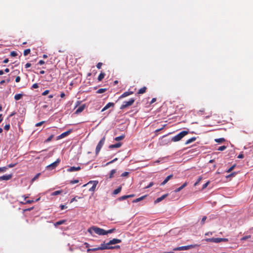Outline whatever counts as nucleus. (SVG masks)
<instances>
[{"instance_id":"nucleus-1","label":"nucleus","mask_w":253,"mask_h":253,"mask_svg":"<svg viewBox=\"0 0 253 253\" xmlns=\"http://www.w3.org/2000/svg\"><path fill=\"white\" fill-rule=\"evenodd\" d=\"M88 232L92 234V232H94L96 234L99 235H105V230L97 226H92L88 229Z\"/></svg>"},{"instance_id":"nucleus-2","label":"nucleus","mask_w":253,"mask_h":253,"mask_svg":"<svg viewBox=\"0 0 253 253\" xmlns=\"http://www.w3.org/2000/svg\"><path fill=\"white\" fill-rule=\"evenodd\" d=\"M188 134V131L186 130H183L181 131L180 133L175 135L171 138V141L173 142H177L180 140L183 137Z\"/></svg>"},{"instance_id":"nucleus-3","label":"nucleus","mask_w":253,"mask_h":253,"mask_svg":"<svg viewBox=\"0 0 253 253\" xmlns=\"http://www.w3.org/2000/svg\"><path fill=\"white\" fill-rule=\"evenodd\" d=\"M98 183V181L97 180L90 181L87 183L84 184V186H86L92 184V186L89 189V191L91 192H94Z\"/></svg>"},{"instance_id":"nucleus-4","label":"nucleus","mask_w":253,"mask_h":253,"mask_svg":"<svg viewBox=\"0 0 253 253\" xmlns=\"http://www.w3.org/2000/svg\"><path fill=\"white\" fill-rule=\"evenodd\" d=\"M197 246V245H190L185 246H181L179 247L175 248L173 249V251H185L188 250L190 249L193 248Z\"/></svg>"},{"instance_id":"nucleus-5","label":"nucleus","mask_w":253,"mask_h":253,"mask_svg":"<svg viewBox=\"0 0 253 253\" xmlns=\"http://www.w3.org/2000/svg\"><path fill=\"white\" fill-rule=\"evenodd\" d=\"M134 98H130L128 101H124L120 107V109H124L125 108L132 105L134 102Z\"/></svg>"},{"instance_id":"nucleus-6","label":"nucleus","mask_w":253,"mask_h":253,"mask_svg":"<svg viewBox=\"0 0 253 253\" xmlns=\"http://www.w3.org/2000/svg\"><path fill=\"white\" fill-rule=\"evenodd\" d=\"M105 141V136H104L99 142L98 143L96 149H95V153L96 154H98L99 152H100L101 149L102 148L103 145L104 144Z\"/></svg>"},{"instance_id":"nucleus-7","label":"nucleus","mask_w":253,"mask_h":253,"mask_svg":"<svg viewBox=\"0 0 253 253\" xmlns=\"http://www.w3.org/2000/svg\"><path fill=\"white\" fill-rule=\"evenodd\" d=\"M197 114L199 116H202L204 115V117L205 119L209 118L210 117L212 116V113L211 112H209L208 113L205 112V111L204 109L200 110L197 112Z\"/></svg>"},{"instance_id":"nucleus-8","label":"nucleus","mask_w":253,"mask_h":253,"mask_svg":"<svg viewBox=\"0 0 253 253\" xmlns=\"http://www.w3.org/2000/svg\"><path fill=\"white\" fill-rule=\"evenodd\" d=\"M59 162H60V160L58 159L55 162H54L52 163V164H51L50 165L47 166L46 167V169L48 170H52V169H55L57 166V165H58Z\"/></svg>"},{"instance_id":"nucleus-9","label":"nucleus","mask_w":253,"mask_h":253,"mask_svg":"<svg viewBox=\"0 0 253 253\" xmlns=\"http://www.w3.org/2000/svg\"><path fill=\"white\" fill-rule=\"evenodd\" d=\"M121 242H122V240L121 239H118L114 238V239H113L112 240H111L108 243V245H109L110 246V245H114V244H118V243H120Z\"/></svg>"},{"instance_id":"nucleus-10","label":"nucleus","mask_w":253,"mask_h":253,"mask_svg":"<svg viewBox=\"0 0 253 253\" xmlns=\"http://www.w3.org/2000/svg\"><path fill=\"white\" fill-rule=\"evenodd\" d=\"M12 174H9L0 176V180H8L12 177Z\"/></svg>"},{"instance_id":"nucleus-11","label":"nucleus","mask_w":253,"mask_h":253,"mask_svg":"<svg viewBox=\"0 0 253 253\" xmlns=\"http://www.w3.org/2000/svg\"><path fill=\"white\" fill-rule=\"evenodd\" d=\"M81 169L80 167H71L67 169V171L73 172L74 171H79Z\"/></svg>"},{"instance_id":"nucleus-12","label":"nucleus","mask_w":253,"mask_h":253,"mask_svg":"<svg viewBox=\"0 0 253 253\" xmlns=\"http://www.w3.org/2000/svg\"><path fill=\"white\" fill-rule=\"evenodd\" d=\"M110 246L108 245V243L106 244H102L100 247H99V250H110Z\"/></svg>"},{"instance_id":"nucleus-13","label":"nucleus","mask_w":253,"mask_h":253,"mask_svg":"<svg viewBox=\"0 0 253 253\" xmlns=\"http://www.w3.org/2000/svg\"><path fill=\"white\" fill-rule=\"evenodd\" d=\"M85 107V104H83V105H81L76 110V111L75 112V114H79V113H81L82 112H83L84 111Z\"/></svg>"},{"instance_id":"nucleus-14","label":"nucleus","mask_w":253,"mask_h":253,"mask_svg":"<svg viewBox=\"0 0 253 253\" xmlns=\"http://www.w3.org/2000/svg\"><path fill=\"white\" fill-rule=\"evenodd\" d=\"M71 131H72L71 130H69L66 132L62 133L61 134H60V135H59L58 136V139H61V138L65 137V136H66L68 134H69L71 132Z\"/></svg>"},{"instance_id":"nucleus-15","label":"nucleus","mask_w":253,"mask_h":253,"mask_svg":"<svg viewBox=\"0 0 253 253\" xmlns=\"http://www.w3.org/2000/svg\"><path fill=\"white\" fill-rule=\"evenodd\" d=\"M114 103L112 102H109L107 103L106 106L102 109L101 112H103L107 109H109L111 107H114Z\"/></svg>"},{"instance_id":"nucleus-16","label":"nucleus","mask_w":253,"mask_h":253,"mask_svg":"<svg viewBox=\"0 0 253 253\" xmlns=\"http://www.w3.org/2000/svg\"><path fill=\"white\" fill-rule=\"evenodd\" d=\"M122 143L118 142V143H117L116 144H115L110 145L109 146V148L110 149L119 148V147H120L122 146Z\"/></svg>"},{"instance_id":"nucleus-17","label":"nucleus","mask_w":253,"mask_h":253,"mask_svg":"<svg viewBox=\"0 0 253 253\" xmlns=\"http://www.w3.org/2000/svg\"><path fill=\"white\" fill-rule=\"evenodd\" d=\"M172 177H173L172 174H170V175L168 176L165 178V179L164 180V181L162 183H161V185H165L169 181V180H170Z\"/></svg>"},{"instance_id":"nucleus-18","label":"nucleus","mask_w":253,"mask_h":253,"mask_svg":"<svg viewBox=\"0 0 253 253\" xmlns=\"http://www.w3.org/2000/svg\"><path fill=\"white\" fill-rule=\"evenodd\" d=\"M168 196V194H165V195H163V196H162L161 197L157 198L155 201V203H159L161 201H162L163 200H164L166 197H167Z\"/></svg>"},{"instance_id":"nucleus-19","label":"nucleus","mask_w":253,"mask_h":253,"mask_svg":"<svg viewBox=\"0 0 253 253\" xmlns=\"http://www.w3.org/2000/svg\"><path fill=\"white\" fill-rule=\"evenodd\" d=\"M133 92L132 91H126L122 94V95L120 97V98L126 97L129 95L133 94Z\"/></svg>"},{"instance_id":"nucleus-20","label":"nucleus","mask_w":253,"mask_h":253,"mask_svg":"<svg viewBox=\"0 0 253 253\" xmlns=\"http://www.w3.org/2000/svg\"><path fill=\"white\" fill-rule=\"evenodd\" d=\"M66 222V220H59L58 221H57L56 222L54 225L55 227H57V226L58 225H61V224H63L64 223H65Z\"/></svg>"},{"instance_id":"nucleus-21","label":"nucleus","mask_w":253,"mask_h":253,"mask_svg":"<svg viewBox=\"0 0 253 253\" xmlns=\"http://www.w3.org/2000/svg\"><path fill=\"white\" fill-rule=\"evenodd\" d=\"M146 197V195L143 196L141 197H139L138 198H137V199L133 200L132 202L133 203H137V202H140L141 200H143Z\"/></svg>"},{"instance_id":"nucleus-22","label":"nucleus","mask_w":253,"mask_h":253,"mask_svg":"<svg viewBox=\"0 0 253 253\" xmlns=\"http://www.w3.org/2000/svg\"><path fill=\"white\" fill-rule=\"evenodd\" d=\"M196 139V137H191V138L188 139L186 142H185V144H188L190 143H192L193 142V141H195Z\"/></svg>"},{"instance_id":"nucleus-23","label":"nucleus","mask_w":253,"mask_h":253,"mask_svg":"<svg viewBox=\"0 0 253 253\" xmlns=\"http://www.w3.org/2000/svg\"><path fill=\"white\" fill-rule=\"evenodd\" d=\"M121 190H122V187L119 186L118 188H117L116 189L114 190L113 194L114 195H117V194H119L121 191Z\"/></svg>"},{"instance_id":"nucleus-24","label":"nucleus","mask_w":253,"mask_h":253,"mask_svg":"<svg viewBox=\"0 0 253 253\" xmlns=\"http://www.w3.org/2000/svg\"><path fill=\"white\" fill-rule=\"evenodd\" d=\"M146 89H147V88L145 86H144V87L141 88L140 89H139V90L138 91V94H143V93H145L146 92Z\"/></svg>"},{"instance_id":"nucleus-25","label":"nucleus","mask_w":253,"mask_h":253,"mask_svg":"<svg viewBox=\"0 0 253 253\" xmlns=\"http://www.w3.org/2000/svg\"><path fill=\"white\" fill-rule=\"evenodd\" d=\"M105 75V74L104 73L101 72L98 77V81L100 82L102 81V80L104 78Z\"/></svg>"},{"instance_id":"nucleus-26","label":"nucleus","mask_w":253,"mask_h":253,"mask_svg":"<svg viewBox=\"0 0 253 253\" xmlns=\"http://www.w3.org/2000/svg\"><path fill=\"white\" fill-rule=\"evenodd\" d=\"M22 96H23L22 94H21V93L17 94L15 95L14 99L16 100H18L20 99L22 97Z\"/></svg>"},{"instance_id":"nucleus-27","label":"nucleus","mask_w":253,"mask_h":253,"mask_svg":"<svg viewBox=\"0 0 253 253\" xmlns=\"http://www.w3.org/2000/svg\"><path fill=\"white\" fill-rule=\"evenodd\" d=\"M116 172V169H112L111 170L109 174V178H112L114 177V174Z\"/></svg>"},{"instance_id":"nucleus-28","label":"nucleus","mask_w":253,"mask_h":253,"mask_svg":"<svg viewBox=\"0 0 253 253\" xmlns=\"http://www.w3.org/2000/svg\"><path fill=\"white\" fill-rule=\"evenodd\" d=\"M125 135H122L115 138V140L118 141L123 140L125 138Z\"/></svg>"},{"instance_id":"nucleus-29","label":"nucleus","mask_w":253,"mask_h":253,"mask_svg":"<svg viewBox=\"0 0 253 253\" xmlns=\"http://www.w3.org/2000/svg\"><path fill=\"white\" fill-rule=\"evenodd\" d=\"M225 141V140L224 138H217V139H215V141L217 143H222V142H224Z\"/></svg>"},{"instance_id":"nucleus-30","label":"nucleus","mask_w":253,"mask_h":253,"mask_svg":"<svg viewBox=\"0 0 253 253\" xmlns=\"http://www.w3.org/2000/svg\"><path fill=\"white\" fill-rule=\"evenodd\" d=\"M116 230L115 228H113L108 230H105V235H106L109 233H112L114 232Z\"/></svg>"},{"instance_id":"nucleus-31","label":"nucleus","mask_w":253,"mask_h":253,"mask_svg":"<svg viewBox=\"0 0 253 253\" xmlns=\"http://www.w3.org/2000/svg\"><path fill=\"white\" fill-rule=\"evenodd\" d=\"M62 192V190H57V191H54V192H53L51 194V195L56 196V195L61 194Z\"/></svg>"},{"instance_id":"nucleus-32","label":"nucleus","mask_w":253,"mask_h":253,"mask_svg":"<svg viewBox=\"0 0 253 253\" xmlns=\"http://www.w3.org/2000/svg\"><path fill=\"white\" fill-rule=\"evenodd\" d=\"M221 242V238H213V243H218Z\"/></svg>"},{"instance_id":"nucleus-33","label":"nucleus","mask_w":253,"mask_h":253,"mask_svg":"<svg viewBox=\"0 0 253 253\" xmlns=\"http://www.w3.org/2000/svg\"><path fill=\"white\" fill-rule=\"evenodd\" d=\"M167 126V125H166V124L163 125L162 127H161V128H158V129H156V130L155 131V132L156 133H158V132H159L160 131H161V130H163V129L165 127V126Z\"/></svg>"},{"instance_id":"nucleus-34","label":"nucleus","mask_w":253,"mask_h":253,"mask_svg":"<svg viewBox=\"0 0 253 253\" xmlns=\"http://www.w3.org/2000/svg\"><path fill=\"white\" fill-rule=\"evenodd\" d=\"M31 52L30 49H27L24 51L23 54L24 56H27L28 54H29Z\"/></svg>"},{"instance_id":"nucleus-35","label":"nucleus","mask_w":253,"mask_h":253,"mask_svg":"<svg viewBox=\"0 0 253 253\" xmlns=\"http://www.w3.org/2000/svg\"><path fill=\"white\" fill-rule=\"evenodd\" d=\"M106 88H100L97 91V93H102L103 92H104L105 91H106Z\"/></svg>"},{"instance_id":"nucleus-36","label":"nucleus","mask_w":253,"mask_h":253,"mask_svg":"<svg viewBox=\"0 0 253 253\" xmlns=\"http://www.w3.org/2000/svg\"><path fill=\"white\" fill-rule=\"evenodd\" d=\"M53 137H54V135H53V134L51 135L46 140H45L44 142L45 143L50 142L52 140V139L53 138Z\"/></svg>"},{"instance_id":"nucleus-37","label":"nucleus","mask_w":253,"mask_h":253,"mask_svg":"<svg viewBox=\"0 0 253 253\" xmlns=\"http://www.w3.org/2000/svg\"><path fill=\"white\" fill-rule=\"evenodd\" d=\"M202 176H199L197 179V181L194 184V186H197L199 183V182L201 181V180L202 179Z\"/></svg>"},{"instance_id":"nucleus-38","label":"nucleus","mask_w":253,"mask_h":253,"mask_svg":"<svg viewBox=\"0 0 253 253\" xmlns=\"http://www.w3.org/2000/svg\"><path fill=\"white\" fill-rule=\"evenodd\" d=\"M251 235H247V236H244L241 239V241H244V240H246L249 238H251Z\"/></svg>"},{"instance_id":"nucleus-39","label":"nucleus","mask_w":253,"mask_h":253,"mask_svg":"<svg viewBox=\"0 0 253 253\" xmlns=\"http://www.w3.org/2000/svg\"><path fill=\"white\" fill-rule=\"evenodd\" d=\"M127 198V195H124V196L119 197L118 198V200L119 201H123V200L126 199Z\"/></svg>"},{"instance_id":"nucleus-40","label":"nucleus","mask_w":253,"mask_h":253,"mask_svg":"<svg viewBox=\"0 0 253 253\" xmlns=\"http://www.w3.org/2000/svg\"><path fill=\"white\" fill-rule=\"evenodd\" d=\"M226 148V146H220V147L217 149V150H218V151H222L224 150Z\"/></svg>"},{"instance_id":"nucleus-41","label":"nucleus","mask_w":253,"mask_h":253,"mask_svg":"<svg viewBox=\"0 0 253 253\" xmlns=\"http://www.w3.org/2000/svg\"><path fill=\"white\" fill-rule=\"evenodd\" d=\"M236 167L235 165H233L232 167H231L227 171V172H230Z\"/></svg>"},{"instance_id":"nucleus-42","label":"nucleus","mask_w":253,"mask_h":253,"mask_svg":"<svg viewBox=\"0 0 253 253\" xmlns=\"http://www.w3.org/2000/svg\"><path fill=\"white\" fill-rule=\"evenodd\" d=\"M7 169V167H0V172H5Z\"/></svg>"},{"instance_id":"nucleus-43","label":"nucleus","mask_w":253,"mask_h":253,"mask_svg":"<svg viewBox=\"0 0 253 253\" xmlns=\"http://www.w3.org/2000/svg\"><path fill=\"white\" fill-rule=\"evenodd\" d=\"M45 123V121H42L39 123H38L36 124V126H41L42 125H43Z\"/></svg>"},{"instance_id":"nucleus-44","label":"nucleus","mask_w":253,"mask_h":253,"mask_svg":"<svg viewBox=\"0 0 253 253\" xmlns=\"http://www.w3.org/2000/svg\"><path fill=\"white\" fill-rule=\"evenodd\" d=\"M206 219H207V217L206 216H204L203 217L201 222V223L202 225H203L205 223V222Z\"/></svg>"},{"instance_id":"nucleus-45","label":"nucleus","mask_w":253,"mask_h":253,"mask_svg":"<svg viewBox=\"0 0 253 253\" xmlns=\"http://www.w3.org/2000/svg\"><path fill=\"white\" fill-rule=\"evenodd\" d=\"M204 240H205L206 242H213V238H206V239H204Z\"/></svg>"},{"instance_id":"nucleus-46","label":"nucleus","mask_w":253,"mask_h":253,"mask_svg":"<svg viewBox=\"0 0 253 253\" xmlns=\"http://www.w3.org/2000/svg\"><path fill=\"white\" fill-rule=\"evenodd\" d=\"M110 248H110V250H113V249H120V246L119 245H117L115 246H110Z\"/></svg>"},{"instance_id":"nucleus-47","label":"nucleus","mask_w":253,"mask_h":253,"mask_svg":"<svg viewBox=\"0 0 253 253\" xmlns=\"http://www.w3.org/2000/svg\"><path fill=\"white\" fill-rule=\"evenodd\" d=\"M10 55L12 57H14L17 55V53L16 51H13L10 52Z\"/></svg>"},{"instance_id":"nucleus-48","label":"nucleus","mask_w":253,"mask_h":253,"mask_svg":"<svg viewBox=\"0 0 253 253\" xmlns=\"http://www.w3.org/2000/svg\"><path fill=\"white\" fill-rule=\"evenodd\" d=\"M129 174V172H123L122 174H121V176L122 177H126V176H128V175Z\"/></svg>"},{"instance_id":"nucleus-49","label":"nucleus","mask_w":253,"mask_h":253,"mask_svg":"<svg viewBox=\"0 0 253 253\" xmlns=\"http://www.w3.org/2000/svg\"><path fill=\"white\" fill-rule=\"evenodd\" d=\"M210 182L209 181L207 182H206L205 184H204L203 186V187H202V189H205L208 186V185L210 184Z\"/></svg>"},{"instance_id":"nucleus-50","label":"nucleus","mask_w":253,"mask_h":253,"mask_svg":"<svg viewBox=\"0 0 253 253\" xmlns=\"http://www.w3.org/2000/svg\"><path fill=\"white\" fill-rule=\"evenodd\" d=\"M40 173H39L37 174L35 176V177L32 179V181H35V180H36V179L39 177V176H40Z\"/></svg>"},{"instance_id":"nucleus-51","label":"nucleus","mask_w":253,"mask_h":253,"mask_svg":"<svg viewBox=\"0 0 253 253\" xmlns=\"http://www.w3.org/2000/svg\"><path fill=\"white\" fill-rule=\"evenodd\" d=\"M118 159L117 158H116L115 159H113V160L110 161L109 162L107 163L106 164V165H109L110 164H112L114 162H115V161H117Z\"/></svg>"},{"instance_id":"nucleus-52","label":"nucleus","mask_w":253,"mask_h":253,"mask_svg":"<svg viewBox=\"0 0 253 253\" xmlns=\"http://www.w3.org/2000/svg\"><path fill=\"white\" fill-rule=\"evenodd\" d=\"M10 128V125L9 124H7V125H6L4 126V129L6 130H8Z\"/></svg>"},{"instance_id":"nucleus-53","label":"nucleus","mask_w":253,"mask_h":253,"mask_svg":"<svg viewBox=\"0 0 253 253\" xmlns=\"http://www.w3.org/2000/svg\"><path fill=\"white\" fill-rule=\"evenodd\" d=\"M102 63H101V62H99L96 65V67L98 68V69H100L102 67Z\"/></svg>"},{"instance_id":"nucleus-54","label":"nucleus","mask_w":253,"mask_h":253,"mask_svg":"<svg viewBox=\"0 0 253 253\" xmlns=\"http://www.w3.org/2000/svg\"><path fill=\"white\" fill-rule=\"evenodd\" d=\"M154 185L153 182H150L149 185L145 187V189L149 188L151 187H152Z\"/></svg>"},{"instance_id":"nucleus-55","label":"nucleus","mask_w":253,"mask_h":253,"mask_svg":"<svg viewBox=\"0 0 253 253\" xmlns=\"http://www.w3.org/2000/svg\"><path fill=\"white\" fill-rule=\"evenodd\" d=\"M49 91L48 90H45L42 93V95L45 96L47 95L49 93Z\"/></svg>"},{"instance_id":"nucleus-56","label":"nucleus","mask_w":253,"mask_h":253,"mask_svg":"<svg viewBox=\"0 0 253 253\" xmlns=\"http://www.w3.org/2000/svg\"><path fill=\"white\" fill-rule=\"evenodd\" d=\"M33 88H37L39 87V85L38 84L35 83L33 84L32 87Z\"/></svg>"},{"instance_id":"nucleus-57","label":"nucleus","mask_w":253,"mask_h":253,"mask_svg":"<svg viewBox=\"0 0 253 253\" xmlns=\"http://www.w3.org/2000/svg\"><path fill=\"white\" fill-rule=\"evenodd\" d=\"M79 182V180H71L70 181V183L71 184H75V183H77Z\"/></svg>"},{"instance_id":"nucleus-58","label":"nucleus","mask_w":253,"mask_h":253,"mask_svg":"<svg viewBox=\"0 0 253 253\" xmlns=\"http://www.w3.org/2000/svg\"><path fill=\"white\" fill-rule=\"evenodd\" d=\"M21 78L20 76H17L15 79V82L16 83H18L20 81Z\"/></svg>"},{"instance_id":"nucleus-59","label":"nucleus","mask_w":253,"mask_h":253,"mask_svg":"<svg viewBox=\"0 0 253 253\" xmlns=\"http://www.w3.org/2000/svg\"><path fill=\"white\" fill-rule=\"evenodd\" d=\"M16 163H15V164H10L8 165V167L9 168H13V167H15L16 166Z\"/></svg>"},{"instance_id":"nucleus-60","label":"nucleus","mask_w":253,"mask_h":253,"mask_svg":"<svg viewBox=\"0 0 253 253\" xmlns=\"http://www.w3.org/2000/svg\"><path fill=\"white\" fill-rule=\"evenodd\" d=\"M44 61L43 60H41L39 63H38V64L40 65H42L43 64H44Z\"/></svg>"},{"instance_id":"nucleus-61","label":"nucleus","mask_w":253,"mask_h":253,"mask_svg":"<svg viewBox=\"0 0 253 253\" xmlns=\"http://www.w3.org/2000/svg\"><path fill=\"white\" fill-rule=\"evenodd\" d=\"M182 189V188H181V187H179V188H177L176 189H175L174 190V192H179L180 190H181Z\"/></svg>"},{"instance_id":"nucleus-62","label":"nucleus","mask_w":253,"mask_h":253,"mask_svg":"<svg viewBox=\"0 0 253 253\" xmlns=\"http://www.w3.org/2000/svg\"><path fill=\"white\" fill-rule=\"evenodd\" d=\"M31 66V64L30 63H27L25 65V68H29Z\"/></svg>"},{"instance_id":"nucleus-63","label":"nucleus","mask_w":253,"mask_h":253,"mask_svg":"<svg viewBox=\"0 0 253 253\" xmlns=\"http://www.w3.org/2000/svg\"><path fill=\"white\" fill-rule=\"evenodd\" d=\"M212 235V232H208L205 234V236H210V235Z\"/></svg>"},{"instance_id":"nucleus-64","label":"nucleus","mask_w":253,"mask_h":253,"mask_svg":"<svg viewBox=\"0 0 253 253\" xmlns=\"http://www.w3.org/2000/svg\"><path fill=\"white\" fill-rule=\"evenodd\" d=\"M244 155L243 154H240L238 156V158L239 159H242L244 158Z\"/></svg>"}]
</instances>
